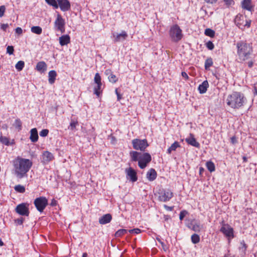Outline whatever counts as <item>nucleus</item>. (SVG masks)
<instances>
[{"mask_svg": "<svg viewBox=\"0 0 257 257\" xmlns=\"http://www.w3.org/2000/svg\"><path fill=\"white\" fill-rule=\"evenodd\" d=\"M235 45L239 62L242 63L247 61L253 56L251 43H247L246 41H240L237 42Z\"/></svg>", "mask_w": 257, "mask_h": 257, "instance_id": "f257e3e1", "label": "nucleus"}, {"mask_svg": "<svg viewBox=\"0 0 257 257\" xmlns=\"http://www.w3.org/2000/svg\"><path fill=\"white\" fill-rule=\"evenodd\" d=\"M33 165L32 162L28 159H24L18 157L13 161V165L15 170V173L19 178H22L27 176Z\"/></svg>", "mask_w": 257, "mask_h": 257, "instance_id": "f03ea898", "label": "nucleus"}, {"mask_svg": "<svg viewBox=\"0 0 257 257\" xmlns=\"http://www.w3.org/2000/svg\"><path fill=\"white\" fill-rule=\"evenodd\" d=\"M130 155L132 161H138V166L142 169L145 168L152 160V157L148 153H142L133 151L130 152Z\"/></svg>", "mask_w": 257, "mask_h": 257, "instance_id": "7ed1b4c3", "label": "nucleus"}, {"mask_svg": "<svg viewBox=\"0 0 257 257\" xmlns=\"http://www.w3.org/2000/svg\"><path fill=\"white\" fill-rule=\"evenodd\" d=\"M246 99L244 95L239 92H233L227 96V104L234 109H238L246 102Z\"/></svg>", "mask_w": 257, "mask_h": 257, "instance_id": "20e7f679", "label": "nucleus"}, {"mask_svg": "<svg viewBox=\"0 0 257 257\" xmlns=\"http://www.w3.org/2000/svg\"><path fill=\"white\" fill-rule=\"evenodd\" d=\"M46 2L55 9L59 7L63 12L68 11L71 8V4L68 0H45Z\"/></svg>", "mask_w": 257, "mask_h": 257, "instance_id": "39448f33", "label": "nucleus"}, {"mask_svg": "<svg viewBox=\"0 0 257 257\" xmlns=\"http://www.w3.org/2000/svg\"><path fill=\"white\" fill-rule=\"evenodd\" d=\"M169 35L172 41L178 42L183 37L182 30L178 25H174L170 28Z\"/></svg>", "mask_w": 257, "mask_h": 257, "instance_id": "423d86ee", "label": "nucleus"}, {"mask_svg": "<svg viewBox=\"0 0 257 257\" xmlns=\"http://www.w3.org/2000/svg\"><path fill=\"white\" fill-rule=\"evenodd\" d=\"M132 145L134 149L143 152L145 151L146 149L149 146V144L146 139H134L132 140Z\"/></svg>", "mask_w": 257, "mask_h": 257, "instance_id": "0eeeda50", "label": "nucleus"}, {"mask_svg": "<svg viewBox=\"0 0 257 257\" xmlns=\"http://www.w3.org/2000/svg\"><path fill=\"white\" fill-rule=\"evenodd\" d=\"M34 204L37 210L42 212L48 204V200L45 197L41 196L35 199Z\"/></svg>", "mask_w": 257, "mask_h": 257, "instance_id": "6e6552de", "label": "nucleus"}, {"mask_svg": "<svg viewBox=\"0 0 257 257\" xmlns=\"http://www.w3.org/2000/svg\"><path fill=\"white\" fill-rule=\"evenodd\" d=\"M65 20L60 14H58L54 22V28L55 30L60 31L61 33H63L65 31Z\"/></svg>", "mask_w": 257, "mask_h": 257, "instance_id": "1a4fd4ad", "label": "nucleus"}, {"mask_svg": "<svg viewBox=\"0 0 257 257\" xmlns=\"http://www.w3.org/2000/svg\"><path fill=\"white\" fill-rule=\"evenodd\" d=\"M29 204L26 203H22L18 205L15 209L16 212L22 216H28L30 211L29 209Z\"/></svg>", "mask_w": 257, "mask_h": 257, "instance_id": "9d476101", "label": "nucleus"}, {"mask_svg": "<svg viewBox=\"0 0 257 257\" xmlns=\"http://www.w3.org/2000/svg\"><path fill=\"white\" fill-rule=\"evenodd\" d=\"M222 227L220 229V232L223 233L226 237H233V229L229 224H225L224 221H222Z\"/></svg>", "mask_w": 257, "mask_h": 257, "instance_id": "9b49d317", "label": "nucleus"}, {"mask_svg": "<svg viewBox=\"0 0 257 257\" xmlns=\"http://www.w3.org/2000/svg\"><path fill=\"white\" fill-rule=\"evenodd\" d=\"M159 194V199L163 202L168 201L173 197V193L169 190H163Z\"/></svg>", "mask_w": 257, "mask_h": 257, "instance_id": "f8f14e48", "label": "nucleus"}, {"mask_svg": "<svg viewBox=\"0 0 257 257\" xmlns=\"http://www.w3.org/2000/svg\"><path fill=\"white\" fill-rule=\"evenodd\" d=\"M187 226L195 232H199L202 228V225L200 224L199 221L195 219L192 220L188 223Z\"/></svg>", "mask_w": 257, "mask_h": 257, "instance_id": "ddd939ff", "label": "nucleus"}, {"mask_svg": "<svg viewBox=\"0 0 257 257\" xmlns=\"http://www.w3.org/2000/svg\"><path fill=\"white\" fill-rule=\"evenodd\" d=\"M125 172L126 173V177L127 179H129L133 182L137 181L138 177L137 176V173L134 169L132 168L126 169Z\"/></svg>", "mask_w": 257, "mask_h": 257, "instance_id": "4468645a", "label": "nucleus"}, {"mask_svg": "<svg viewBox=\"0 0 257 257\" xmlns=\"http://www.w3.org/2000/svg\"><path fill=\"white\" fill-rule=\"evenodd\" d=\"M113 37H114V42H118L120 41H124L126 39L128 35L126 32L124 31H122L121 33L118 34L116 33V34H113Z\"/></svg>", "mask_w": 257, "mask_h": 257, "instance_id": "2eb2a0df", "label": "nucleus"}, {"mask_svg": "<svg viewBox=\"0 0 257 257\" xmlns=\"http://www.w3.org/2000/svg\"><path fill=\"white\" fill-rule=\"evenodd\" d=\"M185 141L189 145L196 148H200V144L197 142L192 134H190L189 137L185 139Z\"/></svg>", "mask_w": 257, "mask_h": 257, "instance_id": "dca6fc26", "label": "nucleus"}, {"mask_svg": "<svg viewBox=\"0 0 257 257\" xmlns=\"http://www.w3.org/2000/svg\"><path fill=\"white\" fill-rule=\"evenodd\" d=\"M245 17H244L241 15H238L236 16L234 22L236 26H237L240 29H244V19Z\"/></svg>", "mask_w": 257, "mask_h": 257, "instance_id": "f3484780", "label": "nucleus"}, {"mask_svg": "<svg viewBox=\"0 0 257 257\" xmlns=\"http://www.w3.org/2000/svg\"><path fill=\"white\" fill-rule=\"evenodd\" d=\"M54 159L53 155L48 152L45 151L42 155V162L44 164H47Z\"/></svg>", "mask_w": 257, "mask_h": 257, "instance_id": "a211bd4d", "label": "nucleus"}, {"mask_svg": "<svg viewBox=\"0 0 257 257\" xmlns=\"http://www.w3.org/2000/svg\"><path fill=\"white\" fill-rule=\"evenodd\" d=\"M242 8L252 12L253 9V6L251 5V0H243L241 2Z\"/></svg>", "mask_w": 257, "mask_h": 257, "instance_id": "6ab92c4d", "label": "nucleus"}, {"mask_svg": "<svg viewBox=\"0 0 257 257\" xmlns=\"http://www.w3.org/2000/svg\"><path fill=\"white\" fill-rule=\"evenodd\" d=\"M157 176V173L156 170L153 169H150L147 173L146 177L147 179L150 181H153L155 180Z\"/></svg>", "mask_w": 257, "mask_h": 257, "instance_id": "aec40b11", "label": "nucleus"}, {"mask_svg": "<svg viewBox=\"0 0 257 257\" xmlns=\"http://www.w3.org/2000/svg\"><path fill=\"white\" fill-rule=\"evenodd\" d=\"M112 216L110 214H106L99 218V223L100 224H105L110 222Z\"/></svg>", "mask_w": 257, "mask_h": 257, "instance_id": "412c9836", "label": "nucleus"}, {"mask_svg": "<svg viewBox=\"0 0 257 257\" xmlns=\"http://www.w3.org/2000/svg\"><path fill=\"white\" fill-rule=\"evenodd\" d=\"M38 134L37 130L36 128H33L30 131V139L33 143H35L38 141Z\"/></svg>", "mask_w": 257, "mask_h": 257, "instance_id": "4be33fe9", "label": "nucleus"}, {"mask_svg": "<svg viewBox=\"0 0 257 257\" xmlns=\"http://www.w3.org/2000/svg\"><path fill=\"white\" fill-rule=\"evenodd\" d=\"M36 69L41 72L44 73L47 70V64L44 61H40L37 63Z\"/></svg>", "mask_w": 257, "mask_h": 257, "instance_id": "5701e85b", "label": "nucleus"}, {"mask_svg": "<svg viewBox=\"0 0 257 257\" xmlns=\"http://www.w3.org/2000/svg\"><path fill=\"white\" fill-rule=\"evenodd\" d=\"M59 43L61 46L67 45L70 42V37L68 35H62L59 37Z\"/></svg>", "mask_w": 257, "mask_h": 257, "instance_id": "b1692460", "label": "nucleus"}, {"mask_svg": "<svg viewBox=\"0 0 257 257\" xmlns=\"http://www.w3.org/2000/svg\"><path fill=\"white\" fill-rule=\"evenodd\" d=\"M209 86L208 82L207 80L204 81L201 84L198 86V90L201 94L205 93Z\"/></svg>", "mask_w": 257, "mask_h": 257, "instance_id": "393cba45", "label": "nucleus"}, {"mask_svg": "<svg viewBox=\"0 0 257 257\" xmlns=\"http://www.w3.org/2000/svg\"><path fill=\"white\" fill-rule=\"evenodd\" d=\"M57 73L55 70H51L48 73V81L51 84H53L56 80Z\"/></svg>", "mask_w": 257, "mask_h": 257, "instance_id": "a878e982", "label": "nucleus"}, {"mask_svg": "<svg viewBox=\"0 0 257 257\" xmlns=\"http://www.w3.org/2000/svg\"><path fill=\"white\" fill-rule=\"evenodd\" d=\"M241 246L239 247V250L241 252V254L244 255L246 254V250L247 247V245L245 243L244 240L240 241Z\"/></svg>", "mask_w": 257, "mask_h": 257, "instance_id": "bb28decb", "label": "nucleus"}, {"mask_svg": "<svg viewBox=\"0 0 257 257\" xmlns=\"http://www.w3.org/2000/svg\"><path fill=\"white\" fill-rule=\"evenodd\" d=\"M206 166L210 172H214L215 170L214 164L212 161H208L206 163Z\"/></svg>", "mask_w": 257, "mask_h": 257, "instance_id": "cd10ccee", "label": "nucleus"}, {"mask_svg": "<svg viewBox=\"0 0 257 257\" xmlns=\"http://www.w3.org/2000/svg\"><path fill=\"white\" fill-rule=\"evenodd\" d=\"M31 32L34 34L40 35L42 32V29L39 26H33L31 28Z\"/></svg>", "mask_w": 257, "mask_h": 257, "instance_id": "c85d7f7f", "label": "nucleus"}, {"mask_svg": "<svg viewBox=\"0 0 257 257\" xmlns=\"http://www.w3.org/2000/svg\"><path fill=\"white\" fill-rule=\"evenodd\" d=\"M204 34L206 36L211 38H213L215 36V31L210 28L205 29Z\"/></svg>", "mask_w": 257, "mask_h": 257, "instance_id": "c756f323", "label": "nucleus"}, {"mask_svg": "<svg viewBox=\"0 0 257 257\" xmlns=\"http://www.w3.org/2000/svg\"><path fill=\"white\" fill-rule=\"evenodd\" d=\"M127 232H128V230L125 229H120L118 230L115 233V236L116 237H120L122 235L125 234Z\"/></svg>", "mask_w": 257, "mask_h": 257, "instance_id": "7c9ffc66", "label": "nucleus"}, {"mask_svg": "<svg viewBox=\"0 0 257 257\" xmlns=\"http://www.w3.org/2000/svg\"><path fill=\"white\" fill-rule=\"evenodd\" d=\"M22 123L21 120L19 118H17L15 121L14 126L19 131L22 128Z\"/></svg>", "mask_w": 257, "mask_h": 257, "instance_id": "2f4dec72", "label": "nucleus"}, {"mask_svg": "<svg viewBox=\"0 0 257 257\" xmlns=\"http://www.w3.org/2000/svg\"><path fill=\"white\" fill-rule=\"evenodd\" d=\"M213 65V60L211 58H208L205 62V69L208 70Z\"/></svg>", "mask_w": 257, "mask_h": 257, "instance_id": "473e14b6", "label": "nucleus"}, {"mask_svg": "<svg viewBox=\"0 0 257 257\" xmlns=\"http://www.w3.org/2000/svg\"><path fill=\"white\" fill-rule=\"evenodd\" d=\"M101 86L102 85L96 84V86L94 87V94L99 96L101 93Z\"/></svg>", "mask_w": 257, "mask_h": 257, "instance_id": "72a5a7b5", "label": "nucleus"}, {"mask_svg": "<svg viewBox=\"0 0 257 257\" xmlns=\"http://www.w3.org/2000/svg\"><path fill=\"white\" fill-rule=\"evenodd\" d=\"M25 66V63L23 61H19L17 62V63L16 64L15 67L16 69L19 71H21Z\"/></svg>", "mask_w": 257, "mask_h": 257, "instance_id": "f704fd0d", "label": "nucleus"}, {"mask_svg": "<svg viewBox=\"0 0 257 257\" xmlns=\"http://www.w3.org/2000/svg\"><path fill=\"white\" fill-rule=\"evenodd\" d=\"M200 238L199 235L193 234L191 236V241L194 244H196L200 241Z\"/></svg>", "mask_w": 257, "mask_h": 257, "instance_id": "c9c22d12", "label": "nucleus"}, {"mask_svg": "<svg viewBox=\"0 0 257 257\" xmlns=\"http://www.w3.org/2000/svg\"><path fill=\"white\" fill-rule=\"evenodd\" d=\"M15 190L19 193H23L25 192V188L21 185H16L14 187Z\"/></svg>", "mask_w": 257, "mask_h": 257, "instance_id": "e433bc0d", "label": "nucleus"}, {"mask_svg": "<svg viewBox=\"0 0 257 257\" xmlns=\"http://www.w3.org/2000/svg\"><path fill=\"white\" fill-rule=\"evenodd\" d=\"M101 77L98 73L95 74L94 81L96 84L102 85Z\"/></svg>", "mask_w": 257, "mask_h": 257, "instance_id": "4c0bfd02", "label": "nucleus"}, {"mask_svg": "<svg viewBox=\"0 0 257 257\" xmlns=\"http://www.w3.org/2000/svg\"><path fill=\"white\" fill-rule=\"evenodd\" d=\"M78 124L77 121H75L74 120H71L69 126L68 127L69 129L73 131L75 129L76 125Z\"/></svg>", "mask_w": 257, "mask_h": 257, "instance_id": "58836bf2", "label": "nucleus"}, {"mask_svg": "<svg viewBox=\"0 0 257 257\" xmlns=\"http://www.w3.org/2000/svg\"><path fill=\"white\" fill-rule=\"evenodd\" d=\"M0 142L7 146H9L10 144V142L8 138L6 137H0Z\"/></svg>", "mask_w": 257, "mask_h": 257, "instance_id": "ea45409f", "label": "nucleus"}, {"mask_svg": "<svg viewBox=\"0 0 257 257\" xmlns=\"http://www.w3.org/2000/svg\"><path fill=\"white\" fill-rule=\"evenodd\" d=\"M108 79L109 82L114 83L117 81V78L116 76L113 74H110L109 76H108Z\"/></svg>", "mask_w": 257, "mask_h": 257, "instance_id": "a19ab883", "label": "nucleus"}, {"mask_svg": "<svg viewBox=\"0 0 257 257\" xmlns=\"http://www.w3.org/2000/svg\"><path fill=\"white\" fill-rule=\"evenodd\" d=\"M188 213L186 210H182L180 212L179 214V219L180 220H182L185 216Z\"/></svg>", "mask_w": 257, "mask_h": 257, "instance_id": "79ce46f5", "label": "nucleus"}, {"mask_svg": "<svg viewBox=\"0 0 257 257\" xmlns=\"http://www.w3.org/2000/svg\"><path fill=\"white\" fill-rule=\"evenodd\" d=\"M156 239L158 240V241L161 243L162 247L163 249H164V250L166 251L168 249V247L167 246V245H165V244L163 241H162L159 238L157 237Z\"/></svg>", "mask_w": 257, "mask_h": 257, "instance_id": "37998d69", "label": "nucleus"}, {"mask_svg": "<svg viewBox=\"0 0 257 257\" xmlns=\"http://www.w3.org/2000/svg\"><path fill=\"white\" fill-rule=\"evenodd\" d=\"M206 47L210 50H212L214 48V45L211 41H208L206 43Z\"/></svg>", "mask_w": 257, "mask_h": 257, "instance_id": "c03bdc74", "label": "nucleus"}, {"mask_svg": "<svg viewBox=\"0 0 257 257\" xmlns=\"http://www.w3.org/2000/svg\"><path fill=\"white\" fill-rule=\"evenodd\" d=\"M48 133H49V130H47V129H44V130H42L40 132V136L41 137H46L48 135Z\"/></svg>", "mask_w": 257, "mask_h": 257, "instance_id": "a18cd8bd", "label": "nucleus"}, {"mask_svg": "<svg viewBox=\"0 0 257 257\" xmlns=\"http://www.w3.org/2000/svg\"><path fill=\"white\" fill-rule=\"evenodd\" d=\"M180 147V145L178 142H175L173 144L170 146V149L173 151H175L176 149Z\"/></svg>", "mask_w": 257, "mask_h": 257, "instance_id": "49530a36", "label": "nucleus"}, {"mask_svg": "<svg viewBox=\"0 0 257 257\" xmlns=\"http://www.w3.org/2000/svg\"><path fill=\"white\" fill-rule=\"evenodd\" d=\"M14 51V47L12 46H8L7 48V53L10 55L13 54Z\"/></svg>", "mask_w": 257, "mask_h": 257, "instance_id": "de8ad7c7", "label": "nucleus"}, {"mask_svg": "<svg viewBox=\"0 0 257 257\" xmlns=\"http://www.w3.org/2000/svg\"><path fill=\"white\" fill-rule=\"evenodd\" d=\"M253 58L252 56L251 58L249 60H248V61L246 63L247 66L250 68L252 67L253 64L254 63V61H255Z\"/></svg>", "mask_w": 257, "mask_h": 257, "instance_id": "09e8293b", "label": "nucleus"}, {"mask_svg": "<svg viewBox=\"0 0 257 257\" xmlns=\"http://www.w3.org/2000/svg\"><path fill=\"white\" fill-rule=\"evenodd\" d=\"M128 232L131 233L139 234L141 232V230L139 228H134L128 230Z\"/></svg>", "mask_w": 257, "mask_h": 257, "instance_id": "8fccbe9b", "label": "nucleus"}, {"mask_svg": "<svg viewBox=\"0 0 257 257\" xmlns=\"http://www.w3.org/2000/svg\"><path fill=\"white\" fill-rule=\"evenodd\" d=\"M24 220V219L23 217H20L15 219V222L17 225H22L23 223Z\"/></svg>", "mask_w": 257, "mask_h": 257, "instance_id": "3c124183", "label": "nucleus"}, {"mask_svg": "<svg viewBox=\"0 0 257 257\" xmlns=\"http://www.w3.org/2000/svg\"><path fill=\"white\" fill-rule=\"evenodd\" d=\"M251 21L249 20H247L246 18L244 19V28L245 27H247L249 28L250 26Z\"/></svg>", "mask_w": 257, "mask_h": 257, "instance_id": "603ef678", "label": "nucleus"}, {"mask_svg": "<svg viewBox=\"0 0 257 257\" xmlns=\"http://www.w3.org/2000/svg\"><path fill=\"white\" fill-rule=\"evenodd\" d=\"M6 8L4 6H0V17H2L5 13Z\"/></svg>", "mask_w": 257, "mask_h": 257, "instance_id": "864d4df0", "label": "nucleus"}, {"mask_svg": "<svg viewBox=\"0 0 257 257\" xmlns=\"http://www.w3.org/2000/svg\"><path fill=\"white\" fill-rule=\"evenodd\" d=\"M223 1L227 6L232 5L234 3L233 0H223Z\"/></svg>", "mask_w": 257, "mask_h": 257, "instance_id": "5fc2aeb1", "label": "nucleus"}, {"mask_svg": "<svg viewBox=\"0 0 257 257\" xmlns=\"http://www.w3.org/2000/svg\"><path fill=\"white\" fill-rule=\"evenodd\" d=\"M9 27V25L8 24H3L1 25V28L3 30L6 31L7 29Z\"/></svg>", "mask_w": 257, "mask_h": 257, "instance_id": "6e6d98bb", "label": "nucleus"}, {"mask_svg": "<svg viewBox=\"0 0 257 257\" xmlns=\"http://www.w3.org/2000/svg\"><path fill=\"white\" fill-rule=\"evenodd\" d=\"M230 142L232 144H235L237 143V140L235 136H233L230 138Z\"/></svg>", "mask_w": 257, "mask_h": 257, "instance_id": "4d7b16f0", "label": "nucleus"}, {"mask_svg": "<svg viewBox=\"0 0 257 257\" xmlns=\"http://www.w3.org/2000/svg\"><path fill=\"white\" fill-rule=\"evenodd\" d=\"M115 94L117 95V99L118 101H119L121 98V95L118 92V90L116 88L115 90Z\"/></svg>", "mask_w": 257, "mask_h": 257, "instance_id": "13d9d810", "label": "nucleus"}, {"mask_svg": "<svg viewBox=\"0 0 257 257\" xmlns=\"http://www.w3.org/2000/svg\"><path fill=\"white\" fill-rule=\"evenodd\" d=\"M57 204V201L55 199H53L51 200V203L50 204V206H53V207L56 206Z\"/></svg>", "mask_w": 257, "mask_h": 257, "instance_id": "bf43d9fd", "label": "nucleus"}, {"mask_svg": "<svg viewBox=\"0 0 257 257\" xmlns=\"http://www.w3.org/2000/svg\"><path fill=\"white\" fill-rule=\"evenodd\" d=\"M164 207L168 211H172L173 210V206H169L167 205H164Z\"/></svg>", "mask_w": 257, "mask_h": 257, "instance_id": "052dcab7", "label": "nucleus"}, {"mask_svg": "<svg viewBox=\"0 0 257 257\" xmlns=\"http://www.w3.org/2000/svg\"><path fill=\"white\" fill-rule=\"evenodd\" d=\"M15 31H16V33L18 34H21L23 32L22 29L20 27L17 28L16 29Z\"/></svg>", "mask_w": 257, "mask_h": 257, "instance_id": "680f3d73", "label": "nucleus"}, {"mask_svg": "<svg viewBox=\"0 0 257 257\" xmlns=\"http://www.w3.org/2000/svg\"><path fill=\"white\" fill-rule=\"evenodd\" d=\"M181 75L183 77H184L185 79H188L189 77L188 76V74L185 72H182L181 73Z\"/></svg>", "mask_w": 257, "mask_h": 257, "instance_id": "e2e57ef3", "label": "nucleus"}, {"mask_svg": "<svg viewBox=\"0 0 257 257\" xmlns=\"http://www.w3.org/2000/svg\"><path fill=\"white\" fill-rule=\"evenodd\" d=\"M204 1L207 3L213 4L215 3L217 0H204Z\"/></svg>", "mask_w": 257, "mask_h": 257, "instance_id": "0e129e2a", "label": "nucleus"}, {"mask_svg": "<svg viewBox=\"0 0 257 257\" xmlns=\"http://www.w3.org/2000/svg\"><path fill=\"white\" fill-rule=\"evenodd\" d=\"M105 74L106 75H108L109 76L110 75V74H112V72H111V70L110 69H107L105 70Z\"/></svg>", "mask_w": 257, "mask_h": 257, "instance_id": "69168bd1", "label": "nucleus"}, {"mask_svg": "<svg viewBox=\"0 0 257 257\" xmlns=\"http://www.w3.org/2000/svg\"><path fill=\"white\" fill-rule=\"evenodd\" d=\"M253 93L254 95H257V88L256 87H254L253 89Z\"/></svg>", "mask_w": 257, "mask_h": 257, "instance_id": "338daca9", "label": "nucleus"}, {"mask_svg": "<svg viewBox=\"0 0 257 257\" xmlns=\"http://www.w3.org/2000/svg\"><path fill=\"white\" fill-rule=\"evenodd\" d=\"M204 171V169L202 167H200L199 168V173L201 175Z\"/></svg>", "mask_w": 257, "mask_h": 257, "instance_id": "774afa93", "label": "nucleus"}]
</instances>
